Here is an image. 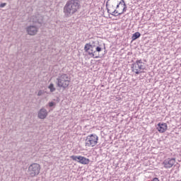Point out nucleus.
<instances>
[{"label":"nucleus","mask_w":181,"mask_h":181,"mask_svg":"<svg viewBox=\"0 0 181 181\" xmlns=\"http://www.w3.org/2000/svg\"><path fill=\"white\" fill-rule=\"evenodd\" d=\"M4 6H6V3H3L0 4V8H4Z\"/></svg>","instance_id":"19"},{"label":"nucleus","mask_w":181,"mask_h":181,"mask_svg":"<svg viewBox=\"0 0 181 181\" xmlns=\"http://www.w3.org/2000/svg\"><path fill=\"white\" fill-rule=\"evenodd\" d=\"M117 6V1L115 0H107L106 2V8L107 13L112 16H118V11L115 8Z\"/></svg>","instance_id":"4"},{"label":"nucleus","mask_w":181,"mask_h":181,"mask_svg":"<svg viewBox=\"0 0 181 181\" xmlns=\"http://www.w3.org/2000/svg\"><path fill=\"white\" fill-rule=\"evenodd\" d=\"M123 6H124V8H127V4L124 3Z\"/></svg>","instance_id":"23"},{"label":"nucleus","mask_w":181,"mask_h":181,"mask_svg":"<svg viewBox=\"0 0 181 181\" xmlns=\"http://www.w3.org/2000/svg\"><path fill=\"white\" fill-rule=\"evenodd\" d=\"M48 88L50 90V93H54L56 91V88H54V84L53 83H50Z\"/></svg>","instance_id":"14"},{"label":"nucleus","mask_w":181,"mask_h":181,"mask_svg":"<svg viewBox=\"0 0 181 181\" xmlns=\"http://www.w3.org/2000/svg\"><path fill=\"white\" fill-rule=\"evenodd\" d=\"M37 95H38V97H40V95H43V90H39Z\"/></svg>","instance_id":"17"},{"label":"nucleus","mask_w":181,"mask_h":181,"mask_svg":"<svg viewBox=\"0 0 181 181\" xmlns=\"http://www.w3.org/2000/svg\"><path fill=\"white\" fill-rule=\"evenodd\" d=\"M127 7H124L122 9V12L117 13V16H119V15H122V13H124V12H127Z\"/></svg>","instance_id":"15"},{"label":"nucleus","mask_w":181,"mask_h":181,"mask_svg":"<svg viewBox=\"0 0 181 181\" xmlns=\"http://www.w3.org/2000/svg\"><path fill=\"white\" fill-rule=\"evenodd\" d=\"M86 146L90 148V146H95L98 144V136L96 134H90L88 136L85 140Z\"/></svg>","instance_id":"7"},{"label":"nucleus","mask_w":181,"mask_h":181,"mask_svg":"<svg viewBox=\"0 0 181 181\" xmlns=\"http://www.w3.org/2000/svg\"><path fill=\"white\" fill-rule=\"evenodd\" d=\"M33 22H37V23H42V21H39V20L34 21Z\"/></svg>","instance_id":"20"},{"label":"nucleus","mask_w":181,"mask_h":181,"mask_svg":"<svg viewBox=\"0 0 181 181\" xmlns=\"http://www.w3.org/2000/svg\"><path fill=\"white\" fill-rule=\"evenodd\" d=\"M120 5H121V1H119V3H116V9H118Z\"/></svg>","instance_id":"18"},{"label":"nucleus","mask_w":181,"mask_h":181,"mask_svg":"<svg viewBox=\"0 0 181 181\" xmlns=\"http://www.w3.org/2000/svg\"><path fill=\"white\" fill-rule=\"evenodd\" d=\"M168 129V124L166 123H158L157 125V130L158 132H160V134H163L165 131Z\"/></svg>","instance_id":"12"},{"label":"nucleus","mask_w":181,"mask_h":181,"mask_svg":"<svg viewBox=\"0 0 181 181\" xmlns=\"http://www.w3.org/2000/svg\"><path fill=\"white\" fill-rule=\"evenodd\" d=\"M141 37V33L136 32L133 34L132 37V40H136V39H139Z\"/></svg>","instance_id":"13"},{"label":"nucleus","mask_w":181,"mask_h":181,"mask_svg":"<svg viewBox=\"0 0 181 181\" xmlns=\"http://www.w3.org/2000/svg\"><path fill=\"white\" fill-rule=\"evenodd\" d=\"M26 30L30 36H35V35L37 33V30H39V28H37L36 25H30L27 27Z\"/></svg>","instance_id":"10"},{"label":"nucleus","mask_w":181,"mask_h":181,"mask_svg":"<svg viewBox=\"0 0 181 181\" xmlns=\"http://www.w3.org/2000/svg\"><path fill=\"white\" fill-rule=\"evenodd\" d=\"M40 165L38 163H33L28 167V173L31 177H35L40 173Z\"/></svg>","instance_id":"6"},{"label":"nucleus","mask_w":181,"mask_h":181,"mask_svg":"<svg viewBox=\"0 0 181 181\" xmlns=\"http://www.w3.org/2000/svg\"><path fill=\"white\" fill-rule=\"evenodd\" d=\"M176 163V158H166L163 162V165H164V168L165 169H170Z\"/></svg>","instance_id":"9"},{"label":"nucleus","mask_w":181,"mask_h":181,"mask_svg":"<svg viewBox=\"0 0 181 181\" xmlns=\"http://www.w3.org/2000/svg\"><path fill=\"white\" fill-rule=\"evenodd\" d=\"M48 114L49 112H47V110H46L45 107H42L39 110L37 117L40 118V119H45V118L47 117Z\"/></svg>","instance_id":"11"},{"label":"nucleus","mask_w":181,"mask_h":181,"mask_svg":"<svg viewBox=\"0 0 181 181\" xmlns=\"http://www.w3.org/2000/svg\"><path fill=\"white\" fill-rule=\"evenodd\" d=\"M78 9H80V1H68L64 7V13L65 18H70V16L74 15V13H76Z\"/></svg>","instance_id":"1"},{"label":"nucleus","mask_w":181,"mask_h":181,"mask_svg":"<svg viewBox=\"0 0 181 181\" xmlns=\"http://www.w3.org/2000/svg\"><path fill=\"white\" fill-rule=\"evenodd\" d=\"M70 158L72 160H77L78 163H81L82 165H88L90 163V159L81 156H71Z\"/></svg>","instance_id":"8"},{"label":"nucleus","mask_w":181,"mask_h":181,"mask_svg":"<svg viewBox=\"0 0 181 181\" xmlns=\"http://www.w3.org/2000/svg\"><path fill=\"white\" fill-rule=\"evenodd\" d=\"M141 70H145V64L142 62V59L136 60L134 64H132V71L136 74H139Z\"/></svg>","instance_id":"5"},{"label":"nucleus","mask_w":181,"mask_h":181,"mask_svg":"<svg viewBox=\"0 0 181 181\" xmlns=\"http://www.w3.org/2000/svg\"><path fill=\"white\" fill-rule=\"evenodd\" d=\"M57 87L59 88L66 89L70 86V78L66 74H62L57 78L56 81Z\"/></svg>","instance_id":"3"},{"label":"nucleus","mask_w":181,"mask_h":181,"mask_svg":"<svg viewBox=\"0 0 181 181\" xmlns=\"http://www.w3.org/2000/svg\"><path fill=\"white\" fill-rule=\"evenodd\" d=\"M152 181H159V179H158V178H154Z\"/></svg>","instance_id":"21"},{"label":"nucleus","mask_w":181,"mask_h":181,"mask_svg":"<svg viewBox=\"0 0 181 181\" xmlns=\"http://www.w3.org/2000/svg\"><path fill=\"white\" fill-rule=\"evenodd\" d=\"M120 2L121 4H125V0H122Z\"/></svg>","instance_id":"22"},{"label":"nucleus","mask_w":181,"mask_h":181,"mask_svg":"<svg viewBox=\"0 0 181 181\" xmlns=\"http://www.w3.org/2000/svg\"><path fill=\"white\" fill-rule=\"evenodd\" d=\"M49 107H54L56 105V103L54 102H49L48 103Z\"/></svg>","instance_id":"16"},{"label":"nucleus","mask_w":181,"mask_h":181,"mask_svg":"<svg viewBox=\"0 0 181 181\" xmlns=\"http://www.w3.org/2000/svg\"><path fill=\"white\" fill-rule=\"evenodd\" d=\"M101 50H103V48L100 46H96L95 44L87 43L84 47V51L93 59H100L99 53Z\"/></svg>","instance_id":"2"}]
</instances>
